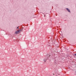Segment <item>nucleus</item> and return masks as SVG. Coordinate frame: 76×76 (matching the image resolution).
Returning <instances> with one entry per match:
<instances>
[{
  "instance_id": "1",
  "label": "nucleus",
  "mask_w": 76,
  "mask_h": 76,
  "mask_svg": "<svg viewBox=\"0 0 76 76\" xmlns=\"http://www.w3.org/2000/svg\"><path fill=\"white\" fill-rule=\"evenodd\" d=\"M20 32V30H19L15 31V34H19V33Z\"/></svg>"
},
{
  "instance_id": "2",
  "label": "nucleus",
  "mask_w": 76,
  "mask_h": 76,
  "mask_svg": "<svg viewBox=\"0 0 76 76\" xmlns=\"http://www.w3.org/2000/svg\"><path fill=\"white\" fill-rule=\"evenodd\" d=\"M66 9L69 12H70V10L68 8H66Z\"/></svg>"
},
{
  "instance_id": "3",
  "label": "nucleus",
  "mask_w": 76,
  "mask_h": 76,
  "mask_svg": "<svg viewBox=\"0 0 76 76\" xmlns=\"http://www.w3.org/2000/svg\"><path fill=\"white\" fill-rule=\"evenodd\" d=\"M44 61H45V62H46V61H47L46 59H44Z\"/></svg>"
},
{
  "instance_id": "4",
  "label": "nucleus",
  "mask_w": 76,
  "mask_h": 76,
  "mask_svg": "<svg viewBox=\"0 0 76 76\" xmlns=\"http://www.w3.org/2000/svg\"><path fill=\"white\" fill-rule=\"evenodd\" d=\"M19 26H18V27H17V28L19 29Z\"/></svg>"
},
{
  "instance_id": "5",
  "label": "nucleus",
  "mask_w": 76,
  "mask_h": 76,
  "mask_svg": "<svg viewBox=\"0 0 76 76\" xmlns=\"http://www.w3.org/2000/svg\"><path fill=\"white\" fill-rule=\"evenodd\" d=\"M49 57H50V55H49Z\"/></svg>"
},
{
  "instance_id": "6",
  "label": "nucleus",
  "mask_w": 76,
  "mask_h": 76,
  "mask_svg": "<svg viewBox=\"0 0 76 76\" xmlns=\"http://www.w3.org/2000/svg\"><path fill=\"white\" fill-rule=\"evenodd\" d=\"M44 17H45V15H44Z\"/></svg>"
}]
</instances>
